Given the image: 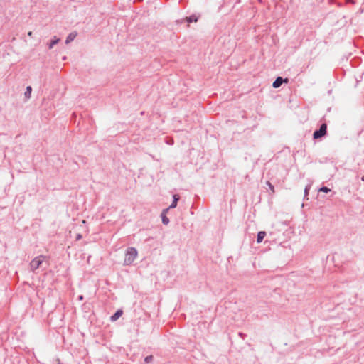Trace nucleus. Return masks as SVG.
<instances>
[{
	"label": "nucleus",
	"instance_id": "obj_1",
	"mask_svg": "<svg viewBox=\"0 0 364 364\" xmlns=\"http://www.w3.org/2000/svg\"><path fill=\"white\" fill-rule=\"evenodd\" d=\"M138 255V252L136 248L134 247H129L127 248L124 259V265H130L133 263V262L136 259V257Z\"/></svg>",
	"mask_w": 364,
	"mask_h": 364
},
{
	"label": "nucleus",
	"instance_id": "obj_2",
	"mask_svg": "<svg viewBox=\"0 0 364 364\" xmlns=\"http://www.w3.org/2000/svg\"><path fill=\"white\" fill-rule=\"evenodd\" d=\"M43 261V256H38L35 257L30 263V267L32 271H35L42 264Z\"/></svg>",
	"mask_w": 364,
	"mask_h": 364
},
{
	"label": "nucleus",
	"instance_id": "obj_3",
	"mask_svg": "<svg viewBox=\"0 0 364 364\" xmlns=\"http://www.w3.org/2000/svg\"><path fill=\"white\" fill-rule=\"evenodd\" d=\"M326 129H327L326 124H322L320 127V129L318 130H316L314 132V138L318 139V138H320V137L324 136L326 133Z\"/></svg>",
	"mask_w": 364,
	"mask_h": 364
},
{
	"label": "nucleus",
	"instance_id": "obj_4",
	"mask_svg": "<svg viewBox=\"0 0 364 364\" xmlns=\"http://www.w3.org/2000/svg\"><path fill=\"white\" fill-rule=\"evenodd\" d=\"M284 82V80L282 77H278L275 80L274 82H273L272 84V86L274 87V88H277L279 87H280L282 85V84Z\"/></svg>",
	"mask_w": 364,
	"mask_h": 364
},
{
	"label": "nucleus",
	"instance_id": "obj_5",
	"mask_svg": "<svg viewBox=\"0 0 364 364\" xmlns=\"http://www.w3.org/2000/svg\"><path fill=\"white\" fill-rule=\"evenodd\" d=\"M31 92H32V88L31 86H27L26 87V90L24 92V97L26 99V100H28L31 98Z\"/></svg>",
	"mask_w": 364,
	"mask_h": 364
},
{
	"label": "nucleus",
	"instance_id": "obj_6",
	"mask_svg": "<svg viewBox=\"0 0 364 364\" xmlns=\"http://www.w3.org/2000/svg\"><path fill=\"white\" fill-rule=\"evenodd\" d=\"M76 36V33H70L66 38L65 43L68 44L72 42L75 38Z\"/></svg>",
	"mask_w": 364,
	"mask_h": 364
},
{
	"label": "nucleus",
	"instance_id": "obj_7",
	"mask_svg": "<svg viewBox=\"0 0 364 364\" xmlns=\"http://www.w3.org/2000/svg\"><path fill=\"white\" fill-rule=\"evenodd\" d=\"M173 202L170 205L168 208H174L177 205V203H178V201L179 200V196L178 195H173Z\"/></svg>",
	"mask_w": 364,
	"mask_h": 364
},
{
	"label": "nucleus",
	"instance_id": "obj_8",
	"mask_svg": "<svg viewBox=\"0 0 364 364\" xmlns=\"http://www.w3.org/2000/svg\"><path fill=\"white\" fill-rule=\"evenodd\" d=\"M168 211V209H166L163 211L162 214H161V220H162V223L164 224V225H168V223H169V219L166 216L165 213L166 212Z\"/></svg>",
	"mask_w": 364,
	"mask_h": 364
},
{
	"label": "nucleus",
	"instance_id": "obj_9",
	"mask_svg": "<svg viewBox=\"0 0 364 364\" xmlns=\"http://www.w3.org/2000/svg\"><path fill=\"white\" fill-rule=\"evenodd\" d=\"M265 235H266V232H264V231L259 232L258 234H257V242L258 243L262 242V241L263 240V239L265 237Z\"/></svg>",
	"mask_w": 364,
	"mask_h": 364
},
{
	"label": "nucleus",
	"instance_id": "obj_10",
	"mask_svg": "<svg viewBox=\"0 0 364 364\" xmlns=\"http://www.w3.org/2000/svg\"><path fill=\"white\" fill-rule=\"evenodd\" d=\"M122 314V310H118L114 315L111 316V320L112 321H117Z\"/></svg>",
	"mask_w": 364,
	"mask_h": 364
},
{
	"label": "nucleus",
	"instance_id": "obj_11",
	"mask_svg": "<svg viewBox=\"0 0 364 364\" xmlns=\"http://www.w3.org/2000/svg\"><path fill=\"white\" fill-rule=\"evenodd\" d=\"M60 41V38L57 37H54V38L51 41L50 44L48 45V48L52 49L55 45H56Z\"/></svg>",
	"mask_w": 364,
	"mask_h": 364
},
{
	"label": "nucleus",
	"instance_id": "obj_12",
	"mask_svg": "<svg viewBox=\"0 0 364 364\" xmlns=\"http://www.w3.org/2000/svg\"><path fill=\"white\" fill-rule=\"evenodd\" d=\"M186 20L188 23L196 22L198 21V17L195 15H192V16L186 18Z\"/></svg>",
	"mask_w": 364,
	"mask_h": 364
},
{
	"label": "nucleus",
	"instance_id": "obj_13",
	"mask_svg": "<svg viewBox=\"0 0 364 364\" xmlns=\"http://www.w3.org/2000/svg\"><path fill=\"white\" fill-rule=\"evenodd\" d=\"M331 191L330 188H328V187H326V186H323L321 187L320 189H319V191H321V192H324V193H328Z\"/></svg>",
	"mask_w": 364,
	"mask_h": 364
},
{
	"label": "nucleus",
	"instance_id": "obj_14",
	"mask_svg": "<svg viewBox=\"0 0 364 364\" xmlns=\"http://www.w3.org/2000/svg\"><path fill=\"white\" fill-rule=\"evenodd\" d=\"M152 358L153 357L151 355L147 356L145 358L144 361L148 363L152 360Z\"/></svg>",
	"mask_w": 364,
	"mask_h": 364
},
{
	"label": "nucleus",
	"instance_id": "obj_15",
	"mask_svg": "<svg viewBox=\"0 0 364 364\" xmlns=\"http://www.w3.org/2000/svg\"><path fill=\"white\" fill-rule=\"evenodd\" d=\"M267 184L269 186L272 192L274 193V186L269 181L267 182Z\"/></svg>",
	"mask_w": 364,
	"mask_h": 364
},
{
	"label": "nucleus",
	"instance_id": "obj_16",
	"mask_svg": "<svg viewBox=\"0 0 364 364\" xmlns=\"http://www.w3.org/2000/svg\"><path fill=\"white\" fill-rule=\"evenodd\" d=\"M310 188V186H306L305 189H304V194L305 196H307L308 195V193H309V190Z\"/></svg>",
	"mask_w": 364,
	"mask_h": 364
},
{
	"label": "nucleus",
	"instance_id": "obj_17",
	"mask_svg": "<svg viewBox=\"0 0 364 364\" xmlns=\"http://www.w3.org/2000/svg\"><path fill=\"white\" fill-rule=\"evenodd\" d=\"M82 237L81 234H77V236H76V240H80Z\"/></svg>",
	"mask_w": 364,
	"mask_h": 364
},
{
	"label": "nucleus",
	"instance_id": "obj_18",
	"mask_svg": "<svg viewBox=\"0 0 364 364\" xmlns=\"http://www.w3.org/2000/svg\"><path fill=\"white\" fill-rule=\"evenodd\" d=\"M28 36H32V32H31V31H29V32L28 33Z\"/></svg>",
	"mask_w": 364,
	"mask_h": 364
},
{
	"label": "nucleus",
	"instance_id": "obj_19",
	"mask_svg": "<svg viewBox=\"0 0 364 364\" xmlns=\"http://www.w3.org/2000/svg\"><path fill=\"white\" fill-rule=\"evenodd\" d=\"M82 299H83L82 296H79V299H80V300H82Z\"/></svg>",
	"mask_w": 364,
	"mask_h": 364
},
{
	"label": "nucleus",
	"instance_id": "obj_20",
	"mask_svg": "<svg viewBox=\"0 0 364 364\" xmlns=\"http://www.w3.org/2000/svg\"><path fill=\"white\" fill-rule=\"evenodd\" d=\"M362 181H364V176L362 177Z\"/></svg>",
	"mask_w": 364,
	"mask_h": 364
},
{
	"label": "nucleus",
	"instance_id": "obj_21",
	"mask_svg": "<svg viewBox=\"0 0 364 364\" xmlns=\"http://www.w3.org/2000/svg\"><path fill=\"white\" fill-rule=\"evenodd\" d=\"M58 364H60V363H58Z\"/></svg>",
	"mask_w": 364,
	"mask_h": 364
}]
</instances>
